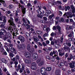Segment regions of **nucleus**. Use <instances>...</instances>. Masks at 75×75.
I'll return each instance as SVG.
<instances>
[{
    "instance_id": "1",
    "label": "nucleus",
    "mask_w": 75,
    "mask_h": 75,
    "mask_svg": "<svg viewBox=\"0 0 75 75\" xmlns=\"http://www.w3.org/2000/svg\"><path fill=\"white\" fill-rule=\"evenodd\" d=\"M40 11V13H38V14L37 15V16L38 18L42 20L43 16H45V11L44 10H42V11Z\"/></svg>"
},
{
    "instance_id": "2",
    "label": "nucleus",
    "mask_w": 75,
    "mask_h": 75,
    "mask_svg": "<svg viewBox=\"0 0 75 75\" xmlns=\"http://www.w3.org/2000/svg\"><path fill=\"white\" fill-rule=\"evenodd\" d=\"M65 56V59L67 58V59L68 61H70V60L72 59V54L66 53Z\"/></svg>"
},
{
    "instance_id": "3",
    "label": "nucleus",
    "mask_w": 75,
    "mask_h": 75,
    "mask_svg": "<svg viewBox=\"0 0 75 75\" xmlns=\"http://www.w3.org/2000/svg\"><path fill=\"white\" fill-rule=\"evenodd\" d=\"M46 69L45 67H42L40 70V73L42 75H45L47 74Z\"/></svg>"
},
{
    "instance_id": "4",
    "label": "nucleus",
    "mask_w": 75,
    "mask_h": 75,
    "mask_svg": "<svg viewBox=\"0 0 75 75\" xmlns=\"http://www.w3.org/2000/svg\"><path fill=\"white\" fill-rule=\"evenodd\" d=\"M72 12H68L64 14V17L65 16H67V18H68L69 17H70V18H72V17H73L72 15Z\"/></svg>"
},
{
    "instance_id": "5",
    "label": "nucleus",
    "mask_w": 75,
    "mask_h": 75,
    "mask_svg": "<svg viewBox=\"0 0 75 75\" xmlns=\"http://www.w3.org/2000/svg\"><path fill=\"white\" fill-rule=\"evenodd\" d=\"M18 38L19 40H20L21 42H22V43H23V42H24L25 41V39L23 36L19 35L18 36Z\"/></svg>"
},
{
    "instance_id": "6",
    "label": "nucleus",
    "mask_w": 75,
    "mask_h": 75,
    "mask_svg": "<svg viewBox=\"0 0 75 75\" xmlns=\"http://www.w3.org/2000/svg\"><path fill=\"white\" fill-rule=\"evenodd\" d=\"M32 67H31V69H33V70H35L37 69V64L33 62L32 63Z\"/></svg>"
},
{
    "instance_id": "7",
    "label": "nucleus",
    "mask_w": 75,
    "mask_h": 75,
    "mask_svg": "<svg viewBox=\"0 0 75 75\" xmlns=\"http://www.w3.org/2000/svg\"><path fill=\"white\" fill-rule=\"evenodd\" d=\"M13 21H14V20H13V18L12 17H11L10 20H8V22L11 25H12V26H13L15 25L14 23V22Z\"/></svg>"
},
{
    "instance_id": "8",
    "label": "nucleus",
    "mask_w": 75,
    "mask_h": 75,
    "mask_svg": "<svg viewBox=\"0 0 75 75\" xmlns=\"http://www.w3.org/2000/svg\"><path fill=\"white\" fill-rule=\"evenodd\" d=\"M63 50L64 51H66V52H69L71 50L70 48L68 47V46L64 47H63Z\"/></svg>"
},
{
    "instance_id": "9",
    "label": "nucleus",
    "mask_w": 75,
    "mask_h": 75,
    "mask_svg": "<svg viewBox=\"0 0 75 75\" xmlns=\"http://www.w3.org/2000/svg\"><path fill=\"white\" fill-rule=\"evenodd\" d=\"M70 9V7L69 6H63L62 8V10H65V11H67V10H69Z\"/></svg>"
},
{
    "instance_id": "10",
    "label": "nucleus",
    "mask_w": 75,
    "mask_h": 75,
    "mask_svg": "<svg viewBox=\"0 0 75 75\" xmlns=\"http://www.w3.org/2000/svg\"><path fill=\"white\" fill-rule=\"evenodd\" d=\"M10 49V51H13L14 54H17V50H16L15 48L12 47H10L9 48Z\"/></svg>"
},
{
    "instance_id": "11",
    "label": "nucleus",
    "mask_w": 75,
    "mask_h": 75,
    "mask_svg": "<svg viewBox=\"0 0 75 75\" xmlns=\"http://www.w3.org/2000/svg\"><path fill=\"white\" fill-rule=\"evenodd\" d=\"M75 62L73 61L72 62L70 63L69 64V67L71 68H74L75 67Z\"/></svg>"
},
{
    "instance_id": "12",
    "label": "nucleus",
    "mask_w": 75,
    "mask_h": 75,
    "mask_svg": "<svg viewBox=\"0 0 75 75\" xmlns=\"http://www.w3.org/2000/svg\"><path fill=\"white\" fill-rule=\"evenodd\" d=\"M25 55L26 58H30L31 56V54L28 52H26L25 53Z\"/></svg>"
},
{
    "instance_id": "13",
    "label": "nucleus",
    "mask_w": 75,
    "mask_h": 75,
    "mask_svg": "<svg viewBox=\"0 0 75 75\" xmlns=\"http://www.w3.org/2000/svg\"><path fill=\"white\" fill-rule=\"evenodd\" d=\"M38 57V54L37 53H35L33 54V57L34 59H37Z\"/></svg>"
},
{
    "instance_id": "14",
    "label": "nucleus",
    "mask_w": 75,
    "mask_h": 75,
    "mask_svg": "<svg viewBox=\"0 0 75 75\" xmlns=\"http://www.w3.org/2000/svg\"><path fill=\"white\" fill-rule=\"evenodd\" d=\"M7 31L9 33H10L13 32V31H13V29L11 26H10L8 27V28L7 29Z\"/></svg>"
},
{
    "instance_id": "15",
    "label": "nucleus",
    "mask_w": 75,
    "mask_h": 75,
    "mask_svg": "<svg viewBox=\"0 0 75 75\" xmlns=\"http://www.w3.org/2000/svg\"><path fill=\"white\" fill-rule=\"evenodd\" d=\"M0 31L2 32L4 34V35H7V33L5 29H2L0 30Z\"/></svg>"
},
{
    "instance_id": "16",
    "label": "nucleus",
    "mask_w": 75,
    "mask_h": 75,
    "mask_svg": "<svg viewBox=\"0 0 75 75\" xmlns=\"http://www.w3.org/2000/svg\"><path fill=\"white\" fill-rule=\"evenodd\" d=\"M52 53L53 54H54V56H53L54 57H58V53L57 51L56 50L53 51Z\"/></svg>"
},
{
    "instance_id": "17",
    "label": "nucleus",
    "mask_w": 75,
    "mask_h": 75,
    "mask_svg": "<svg viewBox=\"0 0 75 75\" xmlns=\"http://www.w3.org/2000/svg\"><path fill=\"white\" fill-rule=\"evenodd\" d=\"M13 51H10V52L9 53V55L10 57H11L12 58L14 56V54H13Z\"/></svg>"
},
{
    "instance_id": "18",
    "label": "nucleus",
    "mask_w": 75,
    "mask_h": 75,
    "mask_svg": "<svg viewBox=\"0 0 75 75\" xmlns=\"http://www.w3.org/2000/svg\"><path fill=\"white\" fill-rule=\"evenodd\" d=\"M20 48L22 50H25V45L23 43L21 45Z\"/></svg>"
},
{
    "instance_id": "19",
    "label": "nucleus",
    "mask_w": 75,
    "mask_h": 75,
    "mask_svg": "<svg viewBox=\"0 0 75 75\" xmlns=\"http://www.w3.org/2000/svg\"><path fill=\"white\" fill-rule=\"evenodd\" d=\"M21 69V65L20 64H19L17 68L16 69V70L17 72H18V71L20 69Z\"/></svg>"
},
{
    "instance_id": "20",
    "label": "nucleus",
    "mask_w": 75,
    "mask_h": 75,
    "mask_svg": "<svg viewBox=\"0 0 75 75\" xmlns=\"http://www.w3.org/2000/svg\"><path fill=\"white\" fill-rule=\"evenodd\" d=\"M38 8V9L37 10V12L38 13H39L40 11H41V8L40 7V6H37Z\"/></svg>"
},
{
    "instance_id": "21",
    "label": "nucleus",
    "mask_w": 75,
    "mask_h": 75,
    "mask_svg": "<svg viewBox=\"0 0 75 75\" xmlns=\"http://www.w3.org/2000/svg\"><path fill=\"white\" fill-rule=\"evenodd\" d=\"M44 64V61H41L40 63L39 64V65L40 67H41V66H42Z\"/></svg>"
},
{
    "instance_id": "22",
    "label": "nucleus",
    "mask_w": 75,
    "mask_h": 75,
    "mask_svg": "<svg viewBox=\"0 0 75 75\" xmlns=\"http://www.w3.org/2000/svg\"><path fill=\"white\" fill-rule=\"evenodd\" d=\"M1 3H2L4 7H7V5H6V2H5V1L3 0L1 1Z\"/></svg>"
},
{
    "instance_id": "23",
    "label": "nucleus",
    "mask_w": 75,
    "mask_h": 75,
    "mask_svg": "<svg viewBox=\"0 0 75 75\" xmlns=\"http://www.w3.org/2000/svg\"><path fill=\"white\" fill-rule=\"evenodd\" d=\"M30 30H31L30 31L31 33H32V34H35V30H34V29L33 28H31Z\"/></svg>"
},
{
    "instance_id": "24",
    "label": "nucleus",
    "mask_w": 75,
    "mask_h": 75,
    "mask_svg": "<svg viewBox=\"0 0 75 75\" xmlns=\"http://www.w3.org/2000/svg\"><path fill=\"white\" fill-rule=\"evenodd\" d=\"M1 61H2V62H3V63H7L8 62L7 60L4 58L1 59Z\"/></svg>"
},
{
    "instance_id": "25",
    "label": "nucleus",
    "mask_w": 75,
    "mask_h": 75,
    "mask_svg": "<svg viewBox=\"0 0 75 75\" xmlns=\"http://www.w3.org/2000/svg\"><path fill=\"white\" fill-rule=\"evenodd\" d=\"M67 47H71V42L69 40H67Z\"/></svg>"
},
{
    "instance_id": "26",
    "label": "nucleus",
    "mask_w": 75,
    "mask_h": 75,
    "mask_svg": "<svg viewBox=\"0 0 75 75\" xmlns=\"http://www.w3.org/2000/svg\"><path fill=\"white\" fill-rule=\"evenodd\" d=\"M52 69V68L51 67H47L46 68V69L47 71L48 72H50V71H51V69Z\"/></svg>"
},
{
    "instance_id": "27",
    "label": "nucleus",
    "mask_w": 75,
    "mask_h": 75,
    "mask_svg": "<svg viewBox=\"0 0 75 75\" xmlns=\"http://www.w3.org/2000/svg\"><path fill=\"white\" fill-rule=\"evenodd\" d=\"M48 20H50V21H52L53 20H54V19H52V17L51 15L49 16V17H48Z\"/></svg>"
},
{
    "instance_id": "28",
    "label": "nucleus",
    "mask_w": 75,
    "mask_h": 75,
    "mask_svg": "<svg viewBox=\"0 0 75 75\" xmlns=\"http://www.w3.org/2000/svg\"><path fill=\"white\" fill-rule=\"evenodd\" d=\"M64 63L63 62H61L59 64L58 66L59 67H62V66H64Z\"/></svg>"
},
{
    "instance_id": "29",
    "label": "nucleus",
    "mask_w": 75,
    "mask_h": 75,
    "mask_svg": "<svg viewBox=\"0 0 75 75\" xmlns=\"http://www.w3.org/2000/svg\"><path fill=\"white\" fill-rule=\"evenodd\" d=\"M30 62V60L28 59H27L25 61V62L26 64H31Z\"/></svg>"
},
{
    "instance_id": "30",
    "label": "nucleus",
    "mask_w": 75,
    "mask_h": 75,
    "mask_svg": "<svg viewBox=\"0 0 75 75\" xmlns=\"http://www.w3.org/2000/svg\"><path fill=\"white\" fill-rule=\"evenodd\" d=\"M25 26H27L28 27L27 29H30V28H31V26L29 24H25Z\"/></svg>"
},
{
    "instance_id": "31",
    "label": "nucleus",
    "mask_w": 75,
    "mask_h": 75,
    "mask_svg": "<svg viewBox=\"0 0 75 75\" xmlns=\"http://www.w3.org/2000/svg\"><path fill=\"white\" fill-rule=\"evenodd\" d=\"M27 49L28 51H30L31 50V47H30V46L29 45H27Z\"/></svg>"
},
{
    "instance_id": "32",
    "label": "nucleus",
    "mask_w": 75,
    "mask_h": 75,
    "mask_svg": "<svg viewBox=\"0 0 75 75\" xmlns=\"http://www.w3.org/2000/svg\"><path fill=\"white\" fill-rule=\"evenodd\" d=\"M7 39V37L6 35L3 36V40L4 41H6Z\"/></svg>"
},
{
    "instance_id": "33",
    "label": "nucleus",
    "mask_w": 75,
    "mask_h": 75,
    "mask_svg": "<svg viewBox=\"0 0 75 75\" xmlns=\"http://www.w3.org/2000/svg\"><path fill=\"white\" fill-rule=\"evenodd\" d=\"M6 21L7 20L6 19H4L3 20V22H1V24H3L5 25V24H6L5 23H6Z\"/></svg>"
},
{
    "instance_id": "34",
    "label": "nucleus",
    "mask_w": 75,
    "mask_h": 75,
    "mask_svg": "<svg viewBox=\"0 0 75 75\" xmlns=\"http://www.w3.org/2000/svg\"><path fill=\"white\" fill-rule=\"evenodd\" d=\"M51 37H53L54 35H56V33L52 32L50 34Z\"/></svg>"
},
{
    "instance_id": "35",
    "label": "nucleus",
    "mask_w": 75,
    "mask_h": 75,
    "mask_svg": "<svg viewBox=\"0 0 75 75\" xmlns=\"http://www.w3.org/2000/svg\"><path fill=\"white\" fill-rule=\"evenodd\" d=\"M75 39L74 38H71L69 39V41H70V42L71 41H75Z\"/></svg>"
},
{
    "instance_id": "36",
    "label": "nucleus",
    "mask_w": 75,
    "mask_h": 75,
    "mask_svg": "<svg viewBox=\"0 0 75 75\" xmlns=\"http://www.w3.org/2000/svg\"><path fill=\"white\" fill-rule=\"evenodd\" d=\"M26 71L27 74H30V70H29L28 69H26Z\"/></svg>"
},
{
    "instance_id": "37",
    "label": "nucleus",
    "mask_w": 75,
    "mask_h": 75,
    "mask_svg": "<svg viewBox=\"0 0 75 75\" xmlns=\"http://www.w3.org/2000/svg\"><path fill=\"white\" fill-rule=\"evenodd\" d=\"M19 6L21 7L22 10H23L24 8V6L23 5H21L20 4H19Z\"/></svg>"
},
{
    "instance_id": "38",
    "label": "nucleus",
    "mask_w": 75,
    "mask_h": 75,
    "mask_svg": "<svg viewBox=\"0 0 75 75\" xmlns=\"http://www.w3.org/2000/svg\"><path fill=\"white\" fill-rule=\"evenodd\" d=\"M56 28L57 30H58V31L59 30H61V27L59 25L57 26L56 27Z\"/></svg>"
},
{
    "instance_id": "39",
    "label": "nucleus",
    "mask_w": 75,
    "mask_h": 75,
    "mask_svg": "<svg viewBox=\"0 0 75 75\" xmlns=\"http://www.w3.org/2000/svg\"><path fill=\"white\" fill-rule=\"evenodd\" d=\"M72 35H74V33H70L68 36L69 37H71Z\"/></svg>"
},
{
    "instance_id": "40",
    "label": "nucleus",
    "mask_w": 75,
    "mask_h": 75,
    "mask_svg": "<svg viewBox=\"0 0 75 75\" xmlns=\"http://www.w3.org/2000/svg\"><path fill=\"white\" fill-rule=\"evenodd\" d=\"M33 39L35 42H38V39H37L36 38H34Z\"/></svg>"
},
{
    "instance_id": "41",
    "label": "nucleus",
    "mask_w": 75,
    "mask_h": 75,
    "mask_svg": "<svg viewBox=\"0 0 75 75\" xmlns=\"http://www.w3.org/2000/svg\"><path fill=\"white\" fill-rule=\"evenodd\" d=\"M25 35H26V36H27L28 37H29L30 36V34L28 32H26L25 33Z\"/></svg>"
},
{
    "instance_id": "42",
    "label": "nucleus",
    "mask_w": 75,
    "mask_h": 75,
    "mask_svg": "<svg viewBox=\"0 0 75 75\" xmlns=\"http://www.w3.org/2000/svg\"><path fill=\"white\" fill-rule=\"evenodd\" d=\"M48 33H45L43 35V37H48Z\"/></svg>"
},
{
    "instance_id": "43",
    "label": "nucleus",
    "mask_w": 75,
    "mask_h": 75,
    "mask_svg": "<svg viewBox=\"0 0 75 75\" xmlns=\"http://www.w3.org/2000/svg\"><path fill=\"white\" fill-rule=\"evenodd\" d=\"M27 7H32V5L30 3H28L27 5Z\"/></svg>"
},
{
    "instance_id": "44",
    "label": "nucleus",
    "mask_w": 75,
    "mask_h": 75,
    "mask_svg": "<svg viewBox=\"0 0 75 75\" xmlns=\"http://www.w3.org/2000/svg\"><path fill=\"white\" fill-rule=\"evenodd\" d=\"M37 32L38 34H39L40 35V34H42V32H41V31L38 30L37 31Z\"/></svg>"
},
{
    "instance_id": "45",
    "label": "nucleus",
    "mask_w": 75,
    "mask_h": 75,
    "mask_svg": "<svg viewBox=\"0 0 75 75\" xmlns=\"http://www.w3.org/2000/svg\"><path fill=\"white\" fill-rule=\"evenodd\" d=\"M59 56H64V53H62L61 52H60L59 53Z\"/></svg>"
},
{
    "instance_id": "46",
    "label": "nucleus",
    "mask_w": 75,
    "mask_h": 75,
    "mask_svg": "<svg viewBox=\"0 0 75 75\" xmlns=\"http://www.w3.org/2000/svg\"><path fill=\"white\" fill-rule=\"evenodd\" d=\"M30 52H31V54L33 53V52H34V49L32 48L31 50H30Z\"/></svg>"
},
{
    "instance_id": "47",
    "label": "nucleus",
    "mask_w": 75,
    "mask_h": 75,
    "mask_svg": "<svg viewBox=\"0 0 75 75\" xmlns=\"http://www.w3.org/2000/svg\"><path fill=\"white\" fill-rule=\"evenodd\" d=\"M60 42H63V40H64V38H63V35H62V37L60 38Z\"/></svg>"
},
{
    "instance_id": "48",
    "label": "nucleus",
    "mask_w": 75,
    "mask_h": 75,
    "mask_svg": "<svg viewBox=\"0 0 75 75\" xmlns=\"http://www.w3.org/2000/svg\"><path fill=\"white\" fill-rule=\"evenodd\" d=\"M46 11H47V12L49 14H51L52 12L50 10H47Z\"/></svg>"
},
{
    "instance_id": "49",
    "label": "nucleus",
    "mask_w": 75,
    "mask_h": 75,
    "mask_svg": "<svg viewBox=\"0 0 75 75\" xmlns=\"http://www.w3.org/2000/svg\"><path fill=\"white\" fill-rule=\"evenodd\" d=\"M13 5L10 4L8 8L9 9H11V8H13Z\"/></svg>"
},
{
    "instance_id": "50",
    "label": "nucleus",
    "mask_w": 75,
    "mask_h": 75,
    "mask_svg": "<svg viewBox=\"0 0 75 75\" xmlns=\"http://www.w3.org/2000/svg\"><path fill=\"white\" fill-rule=\"evenodd\" d=\"M1 35H4V34L3 33L1 32V31L0 32V38H2V36H1Z\"/></svg>"
},
{
    "instance_id": "51",
    "label": "nucleus",
    "mask_w": 75,
    "mask_h": 75,
    "mask_svg": "<svg viewBox=\"0 0 75 75\" xmlns=\"http://www.w3.org/2000/svg\"><path fill=\"white\" fill-rule=\"evenodd\" d=\"M13 2L15 3L16 4H20V3H19L18 2V1H17V0H15L14 1H13Z\"/></svg>"
},
{
    "instance_id": "52",
    "label": "nucleus",
    "mask_w": 75,
    "mask_h": 75,
    "mask_svg": "<svg viewBox=\"0 0 75 75\" xmlns=\"http://www.w3.org/2000/svg\"><path fill=\"white\" fill-rule=\"evenodd\" d=\"M67 43H68V41H66V43H64V47H68L67 46Z\"/></svg>"
},
{
    "instance_id": "53",
    "label": "nucleus",
    "mask_w": 75,
    "mask_h": 75,
    "mask_svg": "<svg viewBox=\"0 0 75 75\" xmlns=\"http://www.w3.org/2000/svg\"><path fill=\"white\" fill-rule=\"evenodd\" d=\"M4 25H4L3 24H2L0 25V27H1V28H4Z\"/></svg>"
},
{
    "instance_id": "54",
    "label": "nucleus",
    "mask_w": 75,
    "mask_h": 75,
    "mask_svg": "<svg viewBox=\"0 0 75 75\" xmlns=\"http://www.w3.org/2000/svg\"><path fill=\"white\" fill-rule=\"evenodd\" d=\"M22 21L23 22H24L25 23V24H27V23H26V22H25V18H24L23 17L22 19Z\"/></svg>"
},
{
    "instance_id": "55",
    "label": "nucleus",
    "mask_w": 75,
    "mask_h": 75,
    "mask_svg": "<svg viewBox=\"0 0 75 75\" xmlns=\"http://www.w3.org/2000/svg\"><path fill=\"white\" fill-rule=\"evenodd\" d=\"M43 20H45V21H47V17H43Z\"/></svg>"
},
{
    "instance_id": "56",
    "label": "nucleus",
    "mask_w": 75,
    "mask_h": 75,
    "mask_svg": "<svg viewBox=\"0 0 75 75\" xmlns=\"http://www.w3.org/2000/svg\"><path fill=\"white\" fill-rule=\"evenodd\" d=\"M30 26L31 27H32V28H34V24L33 23H30Z\"/></svg>"
},
{
    "instance_id": "57",
    "label": "nucleus",
    "mask_w": 75,
    "mask_h": 75,
    "mask_svg": "<svg viewBox=\"0 0 75 75\" xmlns=\"http://www.w3.org/2000/svg\"><path fill=\"white\" fill-rule=\"evenodd\" d=\"M42 8L44 9V10H45V11H46V10H47V8L46 7V6H44L43 7H42Z\"/></svg>"
},
{
    "instance_id": "58",
    "label": "nucleus",
    "mask_w": 75,
    "mask_h": 75,
    "mask_svg": "<svg viewBox=\"0 0 75 75\" xmlns=\"http://www.w3.org/2000/svg\"><path fill=\"white\" fill-rule=\"evenodd\" d=\"M46 32L47 33H48V30H50V28L49 27H48L46 29Z\"/></svg>"
},
{
    "instance_id": "59",
    "label": "nucleus",
    "mask_w": 75,
    "mask_h": 75,
    "mask_svg": "<svg viewBox=\"0 0 75 75\" xmlns=\"http://www.w3.org/2000/svg\"><path fill=\"white\" fill-rule=\"evenodd\" d=\"M42 44L43 46H44V47H45V46H47V44H46L45 43V42H43L42 43Z\"/></svg>"
},
{
    "instance_id": "60",
    "label": "nucleus",
    "mask_w": 75,
    "mask_h": 75,
    "mask_svg": "<svg viewBox=\"0 0 75 75\" xmlns=\"http://www.w3.org/2000/svg\"><path fill=\"white\" fill-rule=\"evenodd\" d=\"M46 58L47 59H48L49 60H50L51 59V58H50V57L49 56H47L46 57Z\"/></svg>"
},
{
    "instance_id": "61",
    "label": "nucleus",
    "mask_w": 75,
    "mask_h": 75,
    "mask_svg": "<svg viewBox=\"0 0 75 75\" xmlns=\"http://www.w3.org/2000/svg\"><path fill=\"white\" fill-rule=\"evenodd\" d=\"M43 51H45V52H48V49H43Z\"/></svg>"
},
{
    "instance_id": "62",
    "label": "nucleus",
    "mask_w": 75,
    "mask_h": 75,
    "mask_svg": "<svg viewBox=\"0 0 75 75\" xmlns=\"http://www.w3.org/2000/svg\"><path fill=\"white\" fill-rule=\"evenodd\" d=\"M40 61H41V59H39L36 61V62H37V63H39Z\"/></svg>"
},
{
    "instance_id": "63",
    "label": "nucleus",
    "mask_w": 75,
    "mask_h": 75,
    "mask_svg": "<svg viewBox=\"0 0 75 75\" xmlns=\"http://www.w3.org/2000/svg\"><path fill=\"white\" fill-rule=\"evenodd\" d=\"M71 49L72 50H74V49H75V47H74V45H72L71 47Z\"/></svg>"
},
{
    "instance_id": "64",
    "label": "nucleus",
    "mask_w": 75,
    "mask_h": 75,
    "mask_svg": "<svg viewBox=\"0 0 75 75\" xmlns=\"http://www.w3.org/2000/svg\"><path fill=\"white\" fill-rule=\"evenodd\" d=\"M75 59V55L73 56V55L72 54V58H71V59Z\"/></svg>"
}]
</instances>
